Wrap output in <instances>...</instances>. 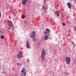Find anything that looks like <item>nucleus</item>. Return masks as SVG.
Returning <instances> with one entry per match:
<instances>
[{
    "mask_svg": "<svg viewBox=\"0 0 76 76\" xmlns=\"http://www.w3.org/2000/svg\"><path fill=\"white\" fill-rule=\"evenodd\" d=\"M46 31H44V34L45 35L44 37V38L45 40H47L48 39V36L49 37L50 34V30L46 28Z\"/></svg>",
    "mask_w": 76,
    "mask_h": 76,
    "instance_id": "f257e3e1",
    "label": "nucleus"
},
{
    "mask_svg": "<svg viewBox=\"0 0 76 76\" xmlns=\"http://www.w3.org/2000/svg\"><path fill=\"white\" fill-rule=\"evenodd\" d=\"M46 54V53L45 52V50L44 49V48H42V53L41 54V56L40 58L42 61H45V56Z\"/></svg>",
    "mask_w": 76,
    "mask_h": 76,
    "instance_id": "f03ea898",
    "label": "nucleus"
},
{
    "mask_svg": "<svg viewBox=\"0 0 76 76\" xmlns=\"http://www.w3.org/2000/svg\"><path fill=\"white\" fill-rule=\"evenodd\" d=\"M7 24L8 26V29H13V23H12V21L8 20L7 21Z\"/></svg>",
    "mask_w": 76,
    "mask_h": 76,
    "instance_id": "7ed1b4c3",
    "label": "nucleus"
},
{
    "mask_svg": "<svg viewBox=\"0 0 76 76\" xmlns=\"http://www.w3.org/2000/svg\"><path fill=\"white\" fill-rule=\"evenodd\" d=\"M17 56L18 58L19 59L22 58L23 57V53L22 51H19L18 54L17 55Z\"/></svg>",
    "mask_w": 76,
    "mask_h": 76,
    "instance_id": "20e7f679",
    "label": "nucleus"
},
{
    "mask_svg": "<svg viewBox=\"0 0 76 76\" xmlns=\"http://www.w3.org/2000/svg\"><path fill=\"white\" fill-rule=\"evenodd\" d=\"M20 75L21 76H26V72H25V68H23L22 70L21 71Z\"/></svg>",
    "mask_w": 76,
    "mask_h": 76,
    "instance_id": "39448f33",
    "label": "nucleus"
},
{
    "mask_svg": "<svg viewBox=\"0 0 76 76\" xmlns=\"http://www.w3.org/2000/svg\"><path fill=\"white\" fill-rule=\"evenodd\" d=\"M65 61L67 64H70V61H71V59L68 57H66L65 58Z\"/></svg>",
    "mask_w": 76,
    "mask_h": 76,
    "instance_id": "423d86ee",
    "label": "nucleus"
},
{
    "mask_svg": "<svg viewBox=\"0 0 76 76\" xmlns=\"http://www.w3.org/2000/svg\"><path fill=\"white\" fill-rule=\"evenodd\" d=\"M30 38H34L35 37V31H33L31 34L30 35Z\"/></svg>",
    "mask_w": 76,
    "mask_h": 76,
    "instance_id": "0eeeda50",
    "label": "nucleus"
},
{
    "mask_svg": "<svg viewBox=\"0 0 76 76\" xmlns=\"http://www.w3.org/2000/svg\"><path fill=\"white\" fill-rule=\"evenodd\" d=\"M28 0H23L22 2V4H23V5H26Z\"/></svg>",
    "mask_w": 76,
    "mask_h": 76,
    "instance_id": "6e6552de",
    "label": "nucleus"
},
{
    "mask_svg": "<svg viewBox=\"0 0 76 76\" xmlns=\"http://www.w3.org/2000/svg\"><path fill=\"white\" fill-rule=\"evenodd\" d=\"M48 9V7L46 5H44V6H43V10L44 11H45L47 9Z\"/></svg>",
    "mask_w": 76,
    "mask_h": 76,
    "instance_id": "1a4fd4ad",
    "label": "nucleus"
},
{
    "mask_svg": "<svg viewBox=\"0 0 76 76\" xmlns=\"http://www.w3.org/2000/svg\"><path fill=\"white\" fill-rule=\"evenodd\" d=\"M67 4L69 8V9H71V6L72 5V4H71V3L68 2Z\"/></svg>",
    "mask_w": 76,
    "mask_h": 76,
    "instance_id": "9d476101",
    "label": "nucleus"
},
{
    "mask_svg": "<svg viewBox=\"0 0 76 76\" xmlns=\"http://www.w3.org/2000/svg\"><path fill=\"white\" fill-rule=\"evenodd\" d=\"M55 15H56L57 16H59V13H58V11H55Z\"/></svg>",
    "mask_w": 76,
    "mask_h": 76,
    "instance_id": "9b49d317",
    "label": "nucleus"
},
{
    "mask_svg": "<svg viewBox=\"0 0 76 76\" xmlns=\"http://www.w3.org/2000/svg\"><path fill=\"white\" fill-rule=\"evenodd\" d=\"M26 47L28 49H29V48H31V45L30 44H28V45H26Z\"/></svg>",
    "mask_w": 76,
    "mask_h": 76,
    "instance_id": "f8f14e48",
    "label": "nucleus"
},
{
    "mask_svg": "<svg viewBox=\"0 0 76 76\" xmlns=\"http://www.w3.org/2000/svg\"><path fill=\"white\" fill-rule=\"evenodd\" d=\"M32 40L33 41H36V39H35V37H32Z\"/></svg>",
    "mask_w": 76,
    "mask_h": 76,
    "instance_id": "ddd939ff",
    "label": "nucleus"
},
{
    "mask_svg": "<svg viewBox=\"0 0 76 76\" xmlns=\"http://www.w3.org/2000/svg\"><path fill=\"white\" fill-rule=\"evenodd\" d=\"M12 13L13 14V15L14 16H15V15H16V13H15L14 12V11H12Z\"/></svg>",
    "mask_w": 76,
    "mask_h": 76,
    "instance_id": "4468645a",
    "label": "nucleus"
},
{
    "mask_svg": "<svg viewBox=\"0 0 76 76\" xmlns=\"http://www.w3.org/2000/svg\"><path fill=\"white\" fill-rule=\"evenodd\" d=\"M25 15H23L21 16V18L22 19H24L25 18Z\"/></svg>",
    "mask_w": 76,
    "mask_h": 76,
    "instance_id": "2eb2a0df",
    "label": "nucleus"
},
{
    "mask_svg": "<svg viewBox=\"0 0 76 76\" xmlns=\"http://www.w3.org/2000/svg\"><path fill=\"white\" fill-rule=\"evenodd\" d=\"M4 36L2 35L1 36V39H4Z\"/></svg>",
    "mask_w": 76,
    "mask_h": 76,
    "instance_id": "dca6fc26",
    "label": "nucleus"
},
{
    "mask_svg": "<svg viewBox=\"0 0 76 76\" xmlns=\"http://www.w3.org/2000/svg\"><path fill=\"white\" fill-rule=\"evenodd\" d=\"M28 44H30L29 41H27L26 43V45H28Z\"/></svg>",
    "mask_w": 76,
    "mask_h": 76,
    "instance_id": "f3484780",
    "label": "nucleus"
},
{
    "mask_svg": "<svg viewBox=\"0 0 76 76\" xmlns=\"http://www.w3.org/2000/svg\"><path fill=\"white\" fill-rule=\"evenodd\" d=\"M21 64L20 63V62H19L18 63V66H20Z\"/></svg>",
    "mask_w": 76,
    "mask_h": 76,
    "instance_id": "a211bd4d",
    "label": "nucleus"
},
{
    "mask_svg": "<svg viewBox=\"0 0 76 76\" xmlns=\"http://www.w3.org/2000/svg\"><path fill=\"white\" fill-rule=\"evenodd\" d=\"M27 63H29V59H27Z\"/></svg>",
    "mask_w": 76,
    "mask_h": 76,
    "instance_id": "6ab92c4d",
    "label": "nucleus"
},
{
    "mask_svg": "<svg viewBox=\"0 0 76 76\" xmlns=\"http://www.w3.org/2000/svg\"><path fill=\"white\" fill-rule=\"evenodd\" d=\"M62 25H63V26H64V25H66V24H65V23H62Z\"/></svg>",
    "mask_w": 76,
    "mask_h": 76,
    "instance_id": "aec40b11",
    "label": "nucleus"
},
{
    "mask_svg": "<svg viewBox=\"0 0 76 76\" xmlns=\"http://www.w3.org/2000/svg\"><path fill=\"white\" fill-rule=\"evenodd\" d=\"M0 32L1 34H3V31H1Z\"/></svg>",
    "mask_w": 76,
    "mask_h": 76,
    "instance_id": "412c9836",
    "label": "nucleus"
},
{
    "mask_svg": "<svg viewBox=\"0 0 76 76\" xmlns=\"http://www.w3.org/2000/svg\"><path fill=\"white\" fill-rule=\"evenodd\" d=\"M1 12L0 11V18H1Z\"/></svg>",
    "mask_w": 76,
    "mask_h": 76,
    "instance_id": "4be33fe9",
    "label": "nucleus"
},
{
    "mask_svg": "<svg viewBox=\"0 0 76 76\" xmlns=\"http://www.w3.org/2000/svg\"><path fill=\"white\" fill-rule=\"evenodd\" d=\"M74 30L75 31H76V28H75Z\"/></svg>",
    "mask_w": 76,
    "mask_h": 76,
    "instance_id": "5701e85b",
    "label": "nucleus"
},
{
    "mask_svg": "<svg viewBox=\"0 0 76 76\" xmlns=\"http://www.w3.org/2000/svg\"><path fill=\"white\" fill-rule=\"evenodd\" d=\"M0 69H1V66L0 65Z\"/></svg>",
    "mask_w": 76,
    "mask_h": 76,
    "instance_id": "b1692460",
    "label": "nucleus"
},
{
    "mask_svg": "<svg viewBox=\"0 0 76 76\" xmlns=\"http://www.w3.org/2000/svg\"><path fill=\"white\" fill-rule=\"evenodd\" d=\"M62 18H63L64 16H63L62 15Z\"/></svg>",
    "mask_w": 76,
    "mask_h": 76,
    "instance_id": "393cba45",
    "label": "nucleus"
},
{
    "mask_svg": "<svg viewBox=\"0 0 76 76\" xmlns=\"http://www.w3.org/2000/svg\"><path fill=\"white\" fill-rule=\"evenodd\" d=\"M46 1L47 0H45Z\"/></svg>",
    "mask_w": 76,
    "mask_h": 76,
    "instance_id": "a878e982",
    "label": "nucleus"
},
{
    "mask_svg": "<svg viewBox=\"0 0 76 76\" xmlns=\"http://www.w3.org/2000/svg\"><path fill=\"white\" fill-rule=\"evenodd\" d=\"M73 47H74V45H73Z\"/></svg>",
    "mask_w": 76,
    "mask_h": 76,
    "instance_id": "bb28decb",
    "label": "nucleus"
},
{
    "mask_svg": "<svg viewBox=\"0 0 76 76\" xmlns=\"http://www.w3.org/2000/svg\"><path fill=\"white\" fill-rule=\"evenodd\" d=\"M75 56H76V55H75Z\"/></svg>",
    "mask_w": 76,
    "mask_h": 76,
    "instance_id": "cd10ccee",
    "label": "nucleus"
}]
</instances>
